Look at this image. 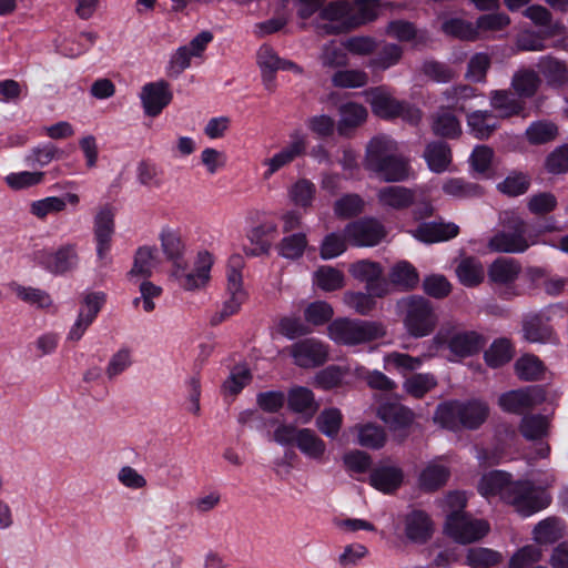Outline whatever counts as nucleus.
I'll return each instance as SVG.
<instances>
[{"instance_id": "obj_23", "label": "nucleus", "mask_w": 568, "mask_h": 568, "mask_svg": "<svg viewBox=\"0 0 568 568\" xmlns=\"http://www.w3.org/2000/svg\"><path fill=\"white\" fill-rule=\"evenodd\" d=\"M459 227L454 223H422L410 233L420 242L435 243L455 237Z\"/></svg>"}, {"instance_id": "obj_56", "label": "nucleus", "mask_w": 568, "mask_h": 568, "mask_svg": "<svg viewBox=\"0 0 568 568\" xmlns=\"http://www.w3.org/2000/svg\"><path fill=\"white\" fill-rule=\"evenodd\" d=\"M364 200L355 193H348L339 197L334 203V213L341 219H349L361 214L364 211Z\"/></svg>"}, {"instance_id": "obj_5", "label": "nucleus", "mask_w": 568, "mask_h": 568, "mask_svg": "<svg viewBox=\"0 0 568 568\" xmlns=\"http://www.w3.org/2000/svg\"><path fill=\"white\" fill-rule=\"evenodd\" d=\"M320 17L334 23L324 27L326 33H341L374 21L376 12L371 7L355 9V6L349 1L335 0L328 2L320 10Z\"/></svg>"}, {"instance_id": "obj_3", "label": "nucleus", "mask_w": 568, "mask_h": 568, "mask_svg": "<svg viewBox=\"0 0 568 568\" xmlns=\"http://www.w3.org/2000/svg\"><path fill=\"white\" fill-rule=\"evenodd\" d=\"M485 344L486 339L479 333L464 329L457 323L447 322L432 338L429 348L436 354L443 346H447L455 356L468 357L479 353Z\"/></svg>"}, {"instance_id": "obj_38", "label": "nucleus", "mask_w": 568, "mask_h": 568, "mask_svg": "<svg viewBox=\"0 0 568 568\" xmlns=\"http://www.w3.org/2000/svg\"><path fill=\"white\" fill-rule=\"evenodd\" d=\"M78 264V254L73 244L60 247L57 252L49 255L45 265L47 268L54 274H62Z\"/></svg>"}, {"instance_id": "obj_31", "label": "nucleus", "mask_w": 568, "mask_h": 568, "mask_svg": "<svg viewBox=\"0 0 568 568\" xmlns=\"http://www.w3.org/2000/svg\"><path fill=\"white\" fill-rule=\"evenodd\" d=\"M514 481H510L509 475L501 470H493L485 474L479 484L478 490L485 497L499 496L505 501V495Z\"/></svg>"}, {"instance_id": "obj_44", "label": "nucleus", "mask_w": 568, "mask_h": 568, "mask_svg": "<svg viewBox=\"0 0 568 568\" xmlns=\"http://www.w3.org/2000/svg\"><path fill=\"white\" fill-rule=\"evenodd\" d=\"M404 50L400 45L395 43H385L376 52V54L369 59L368 68L374 71H385L396 65L403 58Z\"/></svg>"}, {"instance_id": "obj_22", "label": "nucleus", "mask_w": 568, "mask_h": 568, "mask_svg": "<svg viewBox=\"0 0 568 568\" xmlns=\"http://www.w3.org/2000/svg\"><path fill=\"white\" fill-rule=\"evenodd\" d=\"M523 334L529 343L558 344L552 327L540 315H531L524 321Z\"/></svg>"}, {"instance_id": "obj_2", "label": "nucleus", "mask_w": 568, "mask_h": 568, "mask_svg": "<svg viewBox=\"0 0 568 568\" xmlns=\"http://www.w3.org/2000/svg\"><path fill=\"white\" fill-rule=\"evenodd\" d=\"M397 310L408 335L422 338L430 335L439 318L434 304L424 296L408 295L397 301Z\"/></svg>"}, {"instance_id": "obj_39", "label": "nucleus", "mask_w": 568, "mask_h": 568, "mask_svg": "<svg viewBox=\"0 0 568 568\" xmlns=\"http://www.w3.org/2000/svg\"><path fill=\"white\" fill-rule=\"evenodd\" d=\"M277 232V226L274 222H263L260 225L253 227L247 237L252 244L255 245L252 250H246L247 255L257 256L261 254H267L271 244L266 241L267 237L274 236Z\"/></svg>"}, {"instance_id": "obj_15", "label": "nucleus", "mask_w": 568, "mask_h": 568, "mask_svg": "<svg viewBox=\"0 0 568 568\" xmlns=\"http://www.w3.org/2000/svg\"><path fill=\"white\" fill-rule=\"evenodd\" d=\"M345 236L355 246H374L386 235L384 226L375 219H362L346 225Z\"/></svg>"}, {"instance_id": "obj_19", "label": "nucleus", "mask_w": 568, "mask_h": 568, "mask_svg": "<svg viewBox=\"0 0 568 568\" xmlns=\"http://www.w3.org/2000/svg\"><path fill=\"white\" fill-rule=\"evenodd\" d=\"M399 151L398 143L387 135L374 136L366 146L364 168L375 172L383 163Z\"/></svg>"}, {"instance_id": "obj_42", "label": "nucleus", "mask_w": 568, "mask_h": 568, "mask_svg": "<svg viewBox=\"0 0 568 568\" xmlns=\"http://www.w3.org/2000/svg\"><path fill=\"white\" fill-rule=\"evenodd\" d=\"M541 83L540 77L532 69H520L511 79V88L520 98H531Z\"/></svg>"}, {"instance_id": "obj_50", "label": "nucleus", "mask_w": 568, "mask_h": 568, "mask_svg": "<svg viewBox=\"0 0 568 568\" xmlns=\"http://www.w3.org/2000/svg\"><path fill=\"white\" fill-rule=\"evenodd\" d=\"M343 424V415L338 408L323 409L316 417L317 429L328 438L337 437Z\"/></svg>"}, {"instance_id": "obj_63", "label": "nucleus", "mask_w": 568, "mask_h": 568, "mask_svg": "<svg viewBox=\"0 0 568 568\" xmlns=\"http://www.w3.org/2000/svg\"><path fill=\"white\" fill-rule=\"evenodd\" d=\"M501 561V555L488 548H470L466 564L473 568H489Z\"/></svg>"}, {"instance_id": "obj_4", "label": "nucleus", "mask_w": 568, "mask_h": 568, "mask_svg": "<svg viewBox=\"0 0 568 568\" xmlns=\"http://www.w3.org/2000/svg\"><path fill=\"white\" fill-rule=\"evenodd\" d=\"M488 413V406L483 402L456 400L440 404L435 412L434 419L448 429H456L459 426L476 429L487 419Z\"/></svg>"}, {"instance_id": "obj_9", "label": "nucleus", "mask_w": 568, "mask_h": 568, "mask_svg": "<svg viewBox=\"0 0 568 568\" xmlns=\"http://www.w3.org/2000/svg\"><path fill=\"white\" fill-rule=\"evenodd\" d=\"M523 273L521 263L513 257L500 256L494 260L487 268V277L491 285L504 287V297L518 296L520 293L516 290L515 284Z\"/></svg>"}, {"instance_id": "obj_10", "label": "nucleus", "mask_w": 568, "mask_h": 568, "mask_svg": "<svg viewBox=\"0 0 568 568\" xmlns=\"http://www.w3.org/2000/svg\"><path fill=\"white\" fill-rule=\"evenodd\" d=\"M490 527L484 519H477L468 514L463 516L447 515L445 532L458 544H471L485 537Z\"/></svg>"}, {"instance_id": "obj_58", "label": "nucleus", "mask_w": 568, "mask_h": 568, "mask_svg": "<svg viewBox=\"0 0 568 568\" xmlns=\"http://www.w3.org/2000/svg\"><path fill=\"white\" fill-rule=\"evenodd\" d=\"M513 357L511 344L506 338L495 341L485 352V361L490 367H500Z\"/></svg>"}, {"instance_id": "obj_45", "label": "nucleus", "mask_w": 568, "mask_h": 568, "mask_svg": "<svg viewBox=\"0 0 568 568\" xmlns=\"http://www.w3.org/2000/svg\"><path fill=\"white\" fill-rule=\"evenodd\" d=\"M338 132L346 134L349 130L361 125L367 116L366 109L354 102H348L339 108Z\"/></svg>"}, {"instance_id": "obj_11", "label": "nucleus", "mask_w": 568, "mask_h": 568, "mask_svg": "<svg viewBox=\"0 0 568 568\" xmlns=\"http://www.w3.org/2000/svg\"><path fill=\"white\" fill-rule=\"evenodd\" d=\"M352 276L366 284V291L373 296L384 297L392 292L389 284L382 277L383 268L379 263L362 260L349 266Z\"/></svg>"}, {"instance_id": "obj_26", "label": "nucleus", "mask_w": 568, "mask_h": 568, "mask_svg": "<svg viewBox=\"0 0 568 568\" xmlns=\"http://www.w3.org/2000/svg\"><path fill=\"white\" fill-rule=\"evenodd\" d=\"M404 474L396 466H379L372 470L371 485L379 491L389 494L395 491L403 483Z\"/></svg>"}, {"instance_id": "obj_40", "label": "nucleus", "mask_w": 568, "mask_h": 568, "mask_svg": "<svg viewBox=\"0 0 568 568\" xmlns=\"http://www.w3.org/2000/svg\"><path fill=\"white\" fill-rule=\"evenodd\" d=\"M456 275L463 285L474 287L484 281V266L476 257H465L456 266Z\"/></svg>"}, {"instance_id": "obj_51", "label": "nucleus", "mask_w": 568, "mask_h": 568, "mask_svg": "<svg viewBox=\"0 0 568 568\" xmlns=\"http://www.w3.org/2000/svg\"><path fill=\"white\" fill-rule=\"evenodd\" d=\"M561 520L549 517L538 523L534 528V539L538 544H552L562 537Z\"/></svg>"}, {"instance_id": "obj_57", "label": "nucleus", "mask_w": 568, "mask_h": 568, "mask_svg": "<svg viewBox=\"0 0 568 568\" xmlns=\"http://www.w3.org/2000/svg\"><path fill=\"white\" fill-rule=\"evenodd\" d=\"M11 288L14 294L27 304L37 306L39 308H47L52 305V300L45 291L31 286H22L19 284H13Z\"/></svg>"}, {"instance_id": "obj_62", "label": "nucleus", "mask_w": 568, "mask_h": 568, "mask_svg": "<svg viewBox=\"0 0 568 568\" xmlns=\"http://www.w3.org/2000/svg\"><path fill=\"white\" fill-rule=\"evenodd\" d=\"M306 245V235L296 233L282 239L278 244V252L285 258L295 260L303 255Z\"/></svg>"}, {"instance_id": "obj_35", "label": "nucleus", "mask_w": 568, "mask_h": 568, "mask_svg": "<svg viewBox=\"0 0 568 568\" xmlns=\"http://www.w3.org/2000/svg\"><path fill=\"white\" fill-rule=\"evenodd\" d=\"M490 105L500 118L519 115L524 111V102L507 90L491 91Z\"/></svg>"}, {"instance_id": "obj_48", "label": "nucleus", "mask_w": 568, "mask_h": 568, "mask_svg": "<svg viewBox=\"0 0 568 568\" xmlns=\"http://www.w3.org/2000/svg\"><path fill=\"white\" fill-rule=\"evenodd\" d=\"M280 60L271 47L263 45L257 52V63L262 70L263 81L267 90L274 89L273 74L280 69Z\"/></svg>"}, {"instance_id": "obj_60", "label": "nucleus", "mask_w": 568, "mask_h": 568, "mask_svg": "<svg viewBox=\"0 0 568 568\" xmlns=\"http://www.w3.org/2000/svg\"><path fill=\"white\" fill-rule=\"evenodd\" d=\"M315 192L316 189L313 182L301 179L291 186L288 196L295 205L306 209L312 205Z\"/></svg>"}, {"instance_id": "obj_36", "label": "nucleus", "mask_w": 568, "mask_h": 568, "mask_svg": "<svg viewBox=\"0 0 568 568\" xmlns=\"http://www.w3.org/2000/svg\"><path fill=\"white\" fill-rule=\"evenodd\" d=\"M498 403L505 412L521 414L532 408L537 402L531 390L518 389L503 394Z\"/></svg>"}, {"instance_id": "obj_30", "label": "nucleus", "mask_w": 568, "mask_h": 568, "mask_svg": "<svg viewBox=\"0 0 568 568\" xmlns=\"http://www.w3.org/2000/svg\"><path fill=\"white\" fill-rule=\"evenodd\" d=\"M159 263L160 257L155 246H141L134 254L133 265L128 275L131 278L135 276L148 278L153 274Z\"/></svg>"}, {"instance_id": "obj_21", "label": "nucleus", "mask_w": 568, "mask_h": 568, "mask_svg": "<svg viewBox=\"0 0 568 568\" xmlns=\"http://www.w3.org/2000/svg\"><path fill=\"white\" fill-rule=\"evenodd\" d=\"M376 197L382 207L402 211L414 203L415 192L405 186L389 185L381 187Z\"/></svg>"}, {"instance_id": "obj_52", "label": "nucleus", "mask_w": 568, "mask_h": 568, "mask_svg": "<svg viewBox=\"0 0 568 568\" xmlns=\"http://www.w3.org/2000/svg\"><path fill=\"white\" fill-rule=\"evenodd\" d=\"M437 385L436 377L430 373L413 374L405 379L403 384L404 390L415 397L422 398Z\"/></svg>"}, {"instance_id": "obj_54", "label": "nucleus", "mask_w": 568, "mask_h": 568, "mask_svg": "<svg viewBox=\"0 0 568 568\" xmlns=\"http://www.w3.org/2000/svg\"><path fill=\"white\" fill-rule=\"evenodd\" d=\"M549 422L542 415H526L523 417L519 432L528 440L540 439L548 433Z\"/></svg>"}, {"instance_id": "obj_53", "label": "nucleus", "mask_w": 568, "mask_h": 568, "mask_svg": "<svg viewBox=\"0 0 568 568\" xmlns=\"http://www.w3.org/2000/svg\"><path fill=\"white\" fill-rule=\"evenodd\" d=\"M318 60L322 67L327 69L345 67L348 63L344 48L334 40L322 47Z\"/></svg>"}, {"instance_id": "obj_18", "label": "nucleus", "mask_w": 568, "mask_h": 568, "mask_svg": "<svg viewBox=\"0 0 568 568\" xmlns=\"http://www.w3.org/2000/svg\"><path fill=\"white\" fill-rule=\"evenodd\" d=\"M434 530V521L424 510L414 509L404 517L405 536L414 544H426L432 538Z\"/></svg>"}, {"instance_id": "obj_37", "label": "nucleus", "mask_w": 568, "mask_h": 568, "mask_svg": "<svg viewBox=\"0 0 568 568\" xmlns=\"http://www.w3.org/2000/svg\"><path fill=\"white\" fill-rule=\"evenodd\" d=\"M467 125L476 139L486 140L497 129L498 123L490 111H474L467 115Z\"/></svg>"}, {"instance_id": "obj_47", "label": "nucleus", "mask_w": 568, "mask_h": 568, "mask_svg": "<svg viewBox=\"0 0 568 568\" xmlns=\"http://www.w3.org/2000/svg\"><path fill=\"white\" fill-rule=\"evenodd\" d=\"M517 376L523 381H539L542 378L546 367L534 354H525L515 363Z\"/></svg>"}, {"instance_id": "obj_49", "label": "nucleus", "mask_w": 568, "mask_h": 568, "mask_svg": "<svg viewBox=\"0 0 568 568\" xmlns=\"http://www.w3.org/2000/svg\"><path fill=\"white\" fill-rule=\"evenodd\" d=\"M442 31L459 40L474 41L478 39V28L460 18H449L442 23Z\"/></svg>"}, {"instance_id": "obj_59", "label": "nucleus", "mask_w": 568, "mask_h": 568, "mask_svg": "<svg viewBox=\"0 0 568 568\" xmlns=\"http://www.w3.org/2000/svg\"><path fill=\"white\" fill-rule=\"evenodd\" d=\"M449 477V470L439 464H429L420 474V486L426 490H435L443 486Z\"/></svg>"}, {"instance_id": "obj_1", "label": "nucleus", "mask_w": 568, "mask_h": 568, "mask_svg": "<svg viewBox=\"0 0 568 568\" xmlns=\"http://www.w3.org/2000/svg\"><path fill=\"white\" fill-rule=\"evenodd\" d=\"M501 230L487 242V248L494 253L521 254L537 243L535 236H527V222L514 211L499 214Z\"/></svg>"}, {"instance_id": "obj_46", "label": "nucleus", "mask_w": 568, "mask_h": 568, "mask_svg": "<svg viewBox=\"0 0 568 568\" xmlns=\"http://www.w3.org/2000/svg\"><path fill=\"white\" fill-rule=\"evenodd\" d=\"M385 32L387 36L403 42L413 40H416L417 42H425L428 39L425 31L417 30L414 23L406 20L390 21L387 24Z\"/></svg>"}, {"instance_id": "obj_13", "label": "nucleus", "mask_w": 568, "mask_h": 568, "mask_svg": "<svg viewBox=\"0 0 568 568\" xmlns=\"http://www.w3.org/2000/svg\"><path fill=\"white\" fill-rule=\"evenodd\" d=\"M288 352L294 364L303 368L323 365L328 357L327 346L315 338H305L294 343L288 347Z\"/></svg>"}, {"instance_id": "obj_33", "label": "nucleus", "mask_w": 568, "mask_h": 568, "mask_svg": "<svg viewBox=\"0 0 568 568\" xmlns=\"http://www.w3.org/2000/svg\"><path fill=\"white\" fill-rule=\"evenodd\" d=\"M287 405L291 410L305 415L307 419L312 418L318 409L313 392L302 386L293 387L288 392Z\"/></svg>"}, {"instance_id": "obj_41", "label": "nucleus", "mask_w": 568, "mask_h": 568, "mask_svg": "<svg viewBox=\"0 0 568 568\" xmlns=\"http://www.w3.org/2000/svg\"><path fill=\"white\" fill-rule=\"evenodd\" d=\"M424 158L433 172L442 173L452 162V151L445 142H432L427 144Z\"/></svg>"}, {"instance_id": "obj_25", "label": "nucleus", "mask_w": 568, "mask_h": 568, "mask_svg": "<svg viewBox=\"0 0 568 568\" xmlns=\"http://www.w3.org/2000/svg\"><path fill=\"white\" fill-rule=\"evenodd\" d=\"M296 447L311 460L324 463L327 459L326 443L311 428H302Z\"/></svg>"}, {"instance_id": "obj_34", "label": "nucleus", "mask_w": 568, "mask_h": 568, "mask_svg": "<svg viewBox=\"0 0 568 568\" xmlns=\"http://www.w3.org/2000/svg\"><path fill=\"white\" fill-rule=\"evenodd\" d=\"M159 237L166 258L173 263L174 268H182L184 263V244L180 234L175 230L164 227Z\"/></svg>"}, {"instance_id": "obj_28", "label": "nucleus", "mask_w": 568, "mask_h": 568, "mask_svg": "<svg viewBox=\"0 0 568 568\" xmlns=\"http://www.w3.org/2000/svg\"><path fill=\"white\" fill-rule=\"evenodd\" d=\"M409 161L399 151L386 160L374 173L384 182H402L409 176Z\"/></svg>"}, {"instance_id": "obj_64", "label": "nucleus", "mask_w": 568, "mask_h": 568, "mask_svg": "<svg viewBox=\"0 0 568 568\" xmlns=\"http://www.w3.org/2000/svg\"><path fill=\"white\" fill-rule=\"evenodd\" d=\"M433 131L436 135L456 138L460 133V124L455 115L443 110L434 118Z\"/></svg>"}, {"instance_id": "obj_43", "label": "nucleus", "mask_w": 568, "mask_h": 568, "mask_svg": "<svg viewBox=\"0 0 568 568\" xmlns=\"http://www.w3.org/2000/svg\"><path fill=\"white\" fill-rule=\"evenodd\" d=\"M538 69L551 87H561L568 82L566 64L552 57H544L538 62Z\"/></svg>"}, {"instance_id": "obj_6", "label": "nucleus", "mask_w": 568, "mask_h": 568, "mask_svg": "<svg viewBox=\"0 0 568 568\" xmlns=\"http://www.w3.org/2000/svg\"><path fill=\"white\" fill-rule=\"evenodd\" d=\"M332 341L341 345L355 346L385 336L382 323L373 321L336 318L327 327Z\"/></svg>"}, {"instance_id": "obj_55", "label": "nucleus", "mask_w": 568, "mask_h": 568, "mask_svg": "<svg viewBox=\"0 0 568 568\" xmlns=\"http://www.w3.org/2000/svg\"><path fill=\"white\" fill-rule=\"evenodd\" d=\"M358 444L363 447L379 449L386 443L384 429L375 424L357 425Z\"/></svg>"}, {"instance_id": "obj_8", "label": "nucleus", "mask_w": 568, "mask_h": 568, "mask_svg": "<svg viewBox=\"0 0 568 568\" xmlns=\"http://www.w3.org/2000/svg\"><path fill=\"white\" fill-rule=\"evenodd\" d=\"M244 260L240 254H234L229 258L226 267L227 292L230 297L224 302L221 311L212 317V324H220L229 316L239 312L241 305L246 298L243 290L242 268Z\"/></svg>"}, {"instance_id": "obj_32", "label": "nucleus", "mask_w": 568, "mask_h": 568, "mask_svg": "<svg viewBox=\"0 0 568 568\" xmlns=\"http://www.w3.org/2000/svg\"><path fill=\"white\" fill-rule=\"evenodd\" d=\"M434 355V351L430 348L428 354H423L420 356H412L406 353L390 352L384 357L385 368H393L405 375L409 372H414L420 368L425 359L430 358Z\"/></svg>"}, {"instance_id": "obj_20", "label": "nucleus", "mask_w": 568, "mask_h": 568, "mask_svg": "<svg viewBox=\"0 0 568 568\" xmlns=\"http://www.w3.org/2000/svg\"><path fill=\"white\" fill-rule=\"evenodd\" d=\"M141 100L144 112L156 116L171 102L172 93L165 81L148 83L142 88Z\"/></svg>"}, {"instance_id": "obj_27", "label": "nucleus", "mask_w": 568, "mask_h": 568, "mask_svg": "<svg viewBox=\"0 0 568 568\" xmlns=\"http://www.w3.org/2000/svg\"><path fill=\"white\" fill-rule=\"evenodd\" d=\"M367 101L373 112L383 119L396 118L399 110L398 108H400V101L392 97L383 87L372 89L367 92Z\"/></svg>"}, {"instance_id": "obj_12", "label": "nucleus", "mask_w": 568, "mask_h": 568, "mask_svg": "<svg viewBox=\"0 0 568 568\" xmlns=\"http://www.w3.org/2000/svg\"><path fill=\"white\" fill-rule=\"evenodd\" d=\"M94 240L97 243V256L101 264L108 265V254L111 248L112 235L114 233V212L109 205L100 207L94 216Z\"/></svg>"}, {"instance_id": "obj_29", "label": "nucleus", "mask_w": 568, "mask_h": 568, "mask_svg": "<svg viewBox=\"0 0 568 568\" xmlns=\"http://www.w3.org/2000/svg\"><path fill=\"white\" fill-rule=\"evenodd\" d=\"M419 282L417 270L407 261L394 264L388 272L389 287L393 285L399 291L414 290Z\"/></svg>"}, {"instance_id": "obj_7", "label": "nucleus", "mask_w": 568, "mask_h": 568, "mask_svg": "<svg viewBox=\"0 0 568 568\" xmlns=\"http://www.w3.org/2000/svg\"><path fill=\"white\" fill-rule=\"evenodd\" d=\"M550 501V495L530 480L514 481L505 495V503L525 517L545 509Z\"/></svg>"}, {"instance_id": "obj_14", "label": "nucleus", "mask_w": 568, "mask_h": 568, "mask_svg": "<svg viewBox=\"0 0 568 568\" xmlns=\"http://www.w3.org/2000/svg\"><path fill=\"white\" fill-rule=\"evenodd\" d=\"M212 265V255L206 251L200 252L194 271L185 273V263H183L182 268H174L173 275L178 280L179 285L185 291L201 290L205 287L210 281Z\"/></svg>"}, {"instance_id": "obj_24", "label": "nucleus", "mask_w": 568, "mask_h": 568, "mask_svg": "<svg viewBox=\"0 0 568 568\" xmlns=\"http://www.w3.org/2000/svg\"><path fill=\"white\" fill-rule=\"evenodd\" d=\"M377 416L392 429L407 428L414 422V413L399 403H385L377 409Z\"/></svg>"}, {"instance_id": "obj_61", "label": "nucleus", "mask_w": 568, "mask_h": 568, "mask_svg": "<svg viewBox=\"0 0 568 568\" xmlns=\"http://www.w3.org/2000/svg\"><path fill=\"white\" fill-rule=\"evenodd\" d=\"M332 83L336 88H362L368 83V75L362 70H339L333 74Z\"/></svg>"}, {"instance_id": "obj_17", "label": "nucleus", "mask_w": 568, "mask_h": 568, "mask_svg": "<svg viewBox=\"0 0 568 568\" xmlns=\"http://www.w3.org/2000/svg\"><path fill=\"white\" fill-rule=\"evenodd\" d=\"M306 141L304 136L295 135L293 140L273 156L265 159L263 165L266 166L263 173L264 179H270L281 169L291 164L295 159L305 154Z\"/></svg>"}, {"instance_id": "obj_16", "label": "nucleus", "mask_w": 568, "mask_h": 568, "mask_svg": "<svg viewBox=\"0 0 568 568\" xmlns=\"http://www.w3.org/2000/svg\"><path fill=\"white\" fill-rule=\"evenodd\" d=\"M104 303L105 294L103 292H91L84 295L78 318L68 335L70 341L78 342L83 336Z\"/></svg>"}]
</instances>
